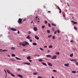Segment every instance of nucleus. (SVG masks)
<instances>
[{
    "label": "nucleus",
    "instance_id": "51",
    "mask_svg": "<svg viewBox=\"0 0 78 78\" xmlns=\"http://www.w3.org/2000/svg\"><path fill=\"white\" fill-rule=\"evenodd\" d=\"M44 48H47V46H44Z\"/></svg>",
    "mask_w": 78,
    "mask_h": 78
},
{
    "label": "nucleus",
    "instance_id": "32",
    "mask_svg": "<svg viewBox=\"0 0 78 78\" xmlns=\"http://www.w3.org/2000/svg\"><path fill=\"white\" fill-rule=\"evenodd\" d=\"M51 36H52L51 35H49L48 36V38H50V37H51Z\"/></svg>",
    "mask_w": 78,
    "mask_h": 78
},
{
    "label": "nucleus",
    "instance_id": "60",
    "mask_svg": "<svg viewBox=\"0 0 78 78\" xmlns=\"http://www.w3.org/2000/svg\"><path fill=\"white\" fill-rule=\"evenodd\" d=\"M25 51V49H24L23 50V51Z\"/></svg>",
    "mask_w": 78,
    "mask_h": 78
},
{
    "label": "nucleus",
    "instance_id": "48",
    "mask_svg": "<svg viewBox=\"0 0 78 78\" xmlns=\"http://www.w3.org/2000/svg\"><path fill=\"white\" fill-rule=\"evenodd\" d=\"M37 78H42V77L38 76Z\"/></svg>",
    "mask_w": 78,
    "mask_h": 78
},
{
    "label": "nucleus",
    "instance_id": "58",
    "mask_svg": "<svg viewBox=\"0 0 78 78\" xmlns=\"http://www.w3.org/2000/svg\"><path fill=\"white\" fill-rule=\"evenodd\" d=\"M30 42H32V40H30Z\"/></svg>",
    "mask_w": 78,
    "mask_h": 78
},
{
    "label": "nucleus",
    "instance_id": "50",
    "mask_svg": "<svg viewBox=\"0 0 78 78\" xmlns=\"http://www.w3.org/2000/svg\"><path fill=\"white\" fill-rule=\"evenodd\" d=\"M58 39H59V40H61V37H59L58 38Z\"/></svg>",
    "mask_w": 78,
    "mask_h": 78
},
{
    "label": "nucleus",
    "instance_id": "3",
    "mask_svg": "<svg viewBox=\"0 0 78 78\" xmlns=\"http://www.w3.org/2000/svg\"><path fill=\"white\" fill-rule=\"evenodd\" d=\"M23 64H26V65H31V64L30 63L27 62H24L23 63Z\"/></svg>",
    "mask_w": 78,
    "mask_h": 78
},
{
    "label": "nucleus",
    "instance_id": "17",
    "mask_svg": "<svg viewBox=\"0 0 78 78\" xmlns=\"http://www.w3.org/2000/svg\"><path fill=\"white\" fill-rule=\"evenodd\" d=\"M27 39H30V35H28L27 37Z\"/></svg>",
    "mask_w": 78,
    "mask_h": 78
},
{
    "label": "nucleus",
    "instance_id": "18",
    "mask_svg": "<svg viewBox=\"0 0 78 78\" xmlns=\"http://www.w3.org/2000/svg\"><path fill=\"white\" fill-rule=\"evenodd\" d=\"M77 72L76 71H72V72L73 73H76Z\"/></svg>",
    "mask_w": 78,
    "mask_h": 78
},
{
    "label": "nucleus",
    "instance_id": "63",
    "mask_svg": "<svg viewBox=\"0 0 78 78\" xmlns=\"http://www.w3.org/2000/svg\"><path fill=\"white\" fill-rule=\"evenodd\" d=\"M8 57H10V55H8Z\"/></svg>",
    "mask_w": 78,
    "mask_h": 78
},
{
    "label": "nucleus",
    "instance_id": "38",
    "mask_svg": "<svg viewBox=\"0 0 78 78\" xmlns=\"http://www.w3.org/2000/svg\"><path fill=\"white\" fill-rule=\"evenodd\" d=\"M48 27H51V24H50L49 23H48Z\"/></svg>",
    "mask_w": 78,
    "mask_h": 78
},
{
    "label": "nucleus",
    "instance_id": "61",
    "mask_svg": "<svg viewBox=\"0 0 78 78\" xmlns=\"http://www.w3.org/2000/svg\"><path fill=\"white\" fill-rule=\"evenodd\" d=\"M33 21H32L31 22V23H33Z\"/></svg>",
    "mask_w": 78,
    "mask_h": 78
},
{
    "label": "nucleus",
    "instance_id": "39",
    "mask_svg": "<svg viewBox=\"0 0 78 78\" xmlns=\"http://www.w3.org/2000/svg\"><path fill=\"white\" fill-rule=\"evenodd\" d=\"M74 29H75V30H77V28H76V27H74Z\"/></svg>",
    "mask_w": 78,
    "mask_h": 78
},
{
    "label": "nucleus",
    "instance_id": "25",
    "mask_svg": "<svg viewBox=\"0 0 78 78\" xmlns=\"http://www.w3.org/2000/svg\"><path fill=\"white\" fill-rule=\"evenodd\" d=\"M53 48V45H52L49 46V48Z\"/></svg>",
    "mask_w": 78,
    "mask_h": 78
},
{
    "label": "nucleus",
    "instance_id": "44",
    "mask_svg": "<svg viewBox=\"0 0 78 78\" xmlns=\"http://www.w3.org/2000/svg\"><path fill=\"white\" fill-rule=\"evenodd\" d=\"M52 25H53V26H56V25L55 24H52Z\"/></svg>",
    "mask_w": 78,
    "mask_h": 78
},
{
    "label": "nucleus",
    "instance_id": "7",
    "mask_svg": "<svg viewBox=\"0 0 78 78\" xmlns=\"http://www.w3.org/2000/svg\"><path fill=\"white\" fill-rule=\"evenodd\" d=\"M24 42L25 43L26 45H29V43L27 41H24Z\"/></svg>",
    "mask_w": 78,
    "mask_h": 78
},
{
    "label": "nucleus",
    "instance_id": "55",
    "mask_svg": "<svg viewBox=\"0 0 78 78\" xmlns=\"http://www.w3.org/2000/svg\"><path fill=\"white\" fill-rule=\"evenodd\" d=\"M36 19H38V16H36Z\"/></svg>",
    "mask_w": 78,
    "mask_h": 78
},
{
    "label": "nucleus",
    "instance_id": "33",
    "mask_svg": "<svg viewBox=\"0 0 78 78\" xmlns=\"http://www.w3.org/2000/svg\"><path fill=\"white\" fill-rule=\"evenodd\" d=\"M45 25L41 27V28H45Z\"/></svg>",
    "mask_w": 78,
    "mask_h": 78
},
{
    "label": "nucleus",
    "instance_id": "9",
    "mask_svg": "<svg viewBox=\"0 0 78 78\" xmlns=\"http://www.w3.org/2000/svg\"><path fill=\"white\" fill-rule=\"evenodd\" d=\"M58 8V9L60 11L59 12V13H61L62 10L61 9L59 8L58 6H57Z\"/></svg>",
    "mask_w": 78,
    "mask_h": 78
},
{
    "label": "nucleus",
    "instance_id": "46",
    "mask_svg": "<svg viewBox=\"0 0 78 78\" xmlns=\"http://www.w3.org/2000/svg\"><path fill=\"white\" fill-rule=\"evenodd\" d=\"M57 33H60V31H59V30H57Z\"/></svg>",
    "mask_w": 78,
    "mask_h": 78
},
{
    "label": "nucleus",
    "instance_id": "37",
    "mask_svg": "<svg viewBox=\"0 0 78 78\" xmlns=\"http://www.w3.org/2000/svg\"><path fill=\"white\" fill-rule=\"evenodd\" d=\"M40 50L41 51H44V49L42 48H40Z\"/></svg>",
    "mask_w": 78,
    "mask_h": 78
},
{
    "label": "nucleus",
    "instance_id": "29",
    "mask_svg": "<svg viewBox=\"0 0 78 78\" xmlns=\"http://www.w3.org/2000/svg\"><path fill=\"white\" fill-rule=\"evenodd\" d=\"M47 31L48 33H50V30H47Z\"/></svg>",
    "mask_w": 78,
    "mask_h": 78
},
{
    "label": "nucleus",
    "instance_id": "34",
    "mask_svg": "<svg viewBox=\"0 0 78 78\" xmlns=\"http://www.w3.org/2000/svg\"><path fill=\"white\" fill-rule=\"evenodd\" d=\"M34 75H36L37 74V73L36 72V73H33Z\"/></svg>",
    "mask_w": 78,
    "mask_h": 78
},
{
    "label": "nucleus",
    "instance_id": "16",
    "mask_svg": "<svg viewBox=\"0 0 78 78\" xmlns=\"http://www.w3.org/2000/svg\"><path fill=\"white\" fill-rule=\"evenodd\" d=\"M18 76L19 77H20V78H23V76H22L20 75V74H18Z\"/></svg>",
    "mask_w": 78,
    "mask_h": 78
},
{
    "label": "nucleus",
    "instance_id": "31",
    "mask_svg": "<svg viewBox=\"0 0 78 78\" xmlns=\"http://www.w3.org/2000/svg\"><path fill=\"white\" fill-rule=\"evenodd\" d=\"M42 64L43 65H44V66H47V64L44 62H43Z\"/></svg>",
    "mask_w": 78,
    "mask_h": 78
},
{
    "label": "nucleus",
    "instance_id": "11",
    "mask_svg": "<svg viewBox=\"0 0 78 78\" xmlns=\"http://www.w3.org/2000/svg\"><path fill=\"white\" fill-rule=\"evenodd\" d=\"M72 22H73V23L74 24H76V25H77V22H75V21H72Z\"/></svg>",
    "mask_w": 78,
    "mask_h": 78
},
{
    "label": "nucleus",
    "instance_id": "24",
    "mask_svg": "<svg viewBox=\"0 0 78 78\" xmlns=\"http://www.w3.org/2000/svg\"><path fill=\"white\" fill-rule=\"evenodd\" d=\"M12 57H14L16 56V55H15V54H12Z\"/></svg>",
    "mask_w": 78,
    "mask_h": 78
},
{
    "label": "nucleus",
    "instance_id": "2",
    "mask_svg": "<svg viewBox=\"0 0 78 78\" xmlns=\"http://www.w3.org/2000/svg\"><path fill=\"white\" fill-rule=\"evenodd\" d=\"M19 45L20 46L22 45V46H23V47H25L26 46V44L23 43V42H20Z\"/></svg>",
    "mask_w": 78,
    "mask_h": 78
},
{
    "label": "nucleus",
    "instance_id": "54",
    "mask_svg": "<svg viewBox=\"0 0 78 78\" xmlns=\"http://www.w3.org/2000/svg\"><path fill=\"white\" fill-rule=\"evenodd\" d=\"M71 42H73V40H71L70 41Z\"/></svg>",
    "mask_w": 78,
    "mask_h": 78
},
{
    "label": "nucleus",
    "instance_id": "49",
    "mask_svg": "<svg viewBox=\"0 0 78 78\" xmlns=\"http://www.w3.org/2000/svg\"><path fill=\"white\" fill-rule=\"evenodd\" d=\"M18 71H20L21 70V69H18Z\"/></svg>",
    "mask_w": 78,
    "mask_h": 78
},
{
    "label": "nucleus",
    "instance_id": "13",
    "mask_svg": "<svg viewBox=\"0 0 78 78\" xmlns=\"http://www.w3.org/2000/svg\"><path fill=\"white\" fill-rule=\"evenodd\" d=\"M27 59L29 60L31 59V57L30 56H28L27 58Z\"/></svg>",
    "mask_w": 78,
    "mask_h": 78
},
{
    "label": "nucleus",
    "instance_id": "23",
    "mask_svg": "<svg viewBox=\"0 0 78 78\" xmlns=\"http://www.w3.org/2000/svg\"><path fill=\"white\" fill-rule=\"evenodd\" d=\"M1 51H8V50L7 49H4Z\"/></svg>",
    "mask_w": 78,
    "mask_h": 78
},
{
    "label": "nucleus",
    "instance_id": "5",
    "mask_svg": "<svg viewBox=\"0 0 78 78\" xmlns=\"http://www.w3.org/2000/svg\"><path fill=\"white\" fill-rule=\"evenodd\" d=\"M46 56L47 58H51V57H52V56L51 55H47Z\"/></svg>",
    "mask_w": 78,
    "mask_h": 78
},
{
    "label": "nucleus",
    "instance_id": "57",
    "mask_svg": "<svg viewBox=\"0 0 78 78\" xmlns=\"http://www.w3.org/2000/svg\"><path fill=\"white\" fill-rule=\"evenodd\" d=\"M63 17H65V14L64 13Z\"/></svg>",
    "mask_w": 78,
    "mask_h": 78
},
{
    "label": "nucleus",
    "instance_id": "42",
    "mask_svg": "<svg viewBox=\"0 0 78 78\" xmlns=\"http://www.w3.org/2000/svg\"><path fill=\"white\" fill-rule=\"evenodd\" d=\"M52 30L53 31H55V29L54 28H52Z\"/></svg>",
    "mask_w": 78,
    "mask_h": 78
},
{
    "label": "nucleus",
    "instance_id": "45",
    "mask_svg": "<svg viewBox=\"0 0 78 78\" xmlns=\"http://www.w3.org/2000/svg\"><path fill=\"white\" fill-rule=\"evenodd\" d=\"M35 56H37L38 57H39V56H40L39 55H37V54L35 55Z\"/></svg>",
    "mask_w": 78,
    "mask_h": 78
},
{
    "label": "nucleus",
    "instance_id": "62",
    "mask_svg": "<svg viewBox=\"0 0 78 78\" xmlns=\"http://www.w3.org/2000/svg\"><path fill=\"white\" fill-rule=\"evenodd\" d=\"M4 71H5V72H6V70L5 69L4 70Z\"/></svg>",
    "mask_w": 78,
    "mask_h": 78
},
{
    "label": "nucleus",
    "instance_id": "6",
    "mask_svg": "<svg viewBox=\"0 0 78 78\" xmlns=\"http://www.w3.org/2000/svg\"><path fill=\"white\" fill-rule=\"evenodd\" d=\"M34 30L35 31H37V28L36 27H35L34 28Z\"/></svg>",
    "mask_w": 78,
    "mask_h": 78
},
{
    "label": "nucleus",
    "instance_id": "43",
    "mask_svg": "<svg viewBox=\"0 0 78 78\" xmlns=\"http://www.w3.org/2000/svg\"><path fill=\"white\" fill-rule=\"evenodd\" d=\"M53 71L54 72H57V71L55 69H54Z\"/></svg>",
    "mask_w": 78,
    "mask_h": 78
},
{
    "label": "nucleus",
    "instance_id": "56",
    "mask_svg": "<svg viewBox=\"0 0 78 78\" xmlns=\"http://www.w3.org/2000/svg\"><path fill=\"white\" fill-rule=\"evenodd\" d=\"M76 66H78V62H77L76 63Z\"/></svg>",
    "mask_w": 78,
    "mask_h": 78
},
{
    "label": "nucleus",
    "instance_id": "36",
    "mask_svg": "<svg viewBox=\"0 0 78 78\" xmlns=\"http://www.w3.org/2000/svg\"><path fill=\"white\" fill-rule=\"evenodd\" d=\"M57 32V31L56 30H55L54 32V34H56V33Z\"/></svg>",
    "mask_w": 78,
    "mask_h": 78
},
{
    "label": "nucleus",
    "instance_id": "15",
    "mask_svg": "<svg viewBox=\"0 0 78 78\" xmlns=\"http://www.w3.org/2000/svg\"><path fill=\"white\" fill-rule=\"evenodd\" d=\"M15 58L17 59V60H21V59L17 57H15Z\"/></svg>",
    "mask_w": 78,
    "mask_h": 78
},
{
    "label": "nucleus",
    "instance_id": "10",
    "mask_svg": "<svg viewBox=\"0 0 78 78\" xmlns=\"http://www.w3.org/2000/svg\"><path fill=\"white\" fill-rule=\"evenodd\" d=\"M48 65L50 67H51V66H52V64H51V63H48Z\"/></svg>",
    "mask_w": 78,
    "mask_h": 78
},
{
    "label": "nucleus",
    "instance_id": "35",
    "mask_svg": "<svg viewBox=\"0 0 78 78\" xmlns=\"http://www.w3.org/2000/svg\"><path fill=\"white\" fill-rule=\"evenodd\" d=\"M59 54H60V53L58 52H56V54L57 55H59Z\"/></svg>",
    "mask_w": 78,
    "mask_h": 78
},
{
    "label": "nucleus",
    "instance_id": "26",
    "mask_svg": "<svg viewBox=\"0 0 78 78\" xmlns=\"http://www.w3.org/2000/svg\"><path fill=\"white\" fill-rule=\"evenodd\" d=\"M10 61H15V60H14V59H10Z\"/></svg>",
    "mask_w": 78,
    "mask_h": 78
},
{
    "label": "nucleus",
    "instance_id": "8",
    "mask_svg": "<svg viewBox=\"0 0 78 78\" xmlns=\"http://www.w3.org/2000/svg\"><path fill=\"white\" fill-rule=\"evenodd\" d=\"M35 38L37 40H39V37L38 36H35Z\"/></svg>",
    "mask_w": 78,
    "mask_h": 78
},
{
    "label": "nucleus",
    "instance_id": "19",
    "mask_svg": "<svg viewBox=\"0 0 78 78\" xmlns=\"http://www.w3.org/2000/svg\"><path fill=\"white\" fill-rule=\"evenodd\" d=\"M42 61H43V60L42 59V58H40L39 59V62H42Z\"/></svg>",
    "mask_w": 78,
    "mask_h": 78
},
{
    "label": "nucleus",
    "instance_id": "1",
    "mask_svg": "<svg viewBox=\"0 0 78 78\" xmlns=\"http://www.w3.org/2000/svg\"><path fill=\"white\" fill-rule=\"evenodd\" d=\"M22 19L21 18H19L18 19V23H20V24H22Z\"/></svg>",
    "mask_w": 78,
    "mask_h": 78
},
{
    "label": "nucleus",
    "instance_id": "21",
    "mask_svg": "<svg viewBox=\"0 0 78 78\" xmlns=\"http://www.w3.org/2000/svg\"><path fill=\"white\" fill-rule=\"evenodd\" d=\"M7 72L8 73L11 74V73L10 72V71L9 70H7Z\"/></svg>",
    "mask_w": 78,
    "mask_h": 78
},
{
    "label": "nucleus",
    "instance_id": "27",
    "mask_svg": "<svg viewBox=\"0 0 78 78\" xmlns=\"http://www.w3.org/2000/svg\"><path fill=\"white\" fill-rule=\"evenodd\" d=\"M70 61H76V59H70Z\"/></svg>",
    "mask_w": 78,
    "mask_h": 78
},
{
    "label": "nucleus",
    "instance_id": "41",
    "mask_svg": "<svg viewBox=\"0 0 78 78\" xmlns=\"http://www.w3.org/2000/svg\"><path fill=\"white\" fill-rule=\"evenodd\" d=\"M44 23H45V24H47V21L45 20L44 21Z\"/></svg>",
    "mask_w": 78,
    "mask_h": 78
},
{
    "label": "nucleus",
    "instance_id": "64",
    "mask_svg": "<svg viewBox=\"0 0 78 78\" xmlns=\"http://www.w3.org/2000/svg\"><path fill=\"white\" fill-rule=\"evenodd\" d=\"M48 52H50V50H48Z\"/></svg>",
    "mask_w": 78,
    "mask_h": 78
},
{
    "label": "nucleus",
    "instance_id": "47",
    "mask_svg": "<svg viewBox=\"0 0 78 78\" xmlns=\"http://www.w3.org/2000/svg\"><path fill=\"white\" fill-rule=\"evenodd\" d=\"M17 33L18 34H20V32H19V30H18V32H17Z\"/></svg>",
    "mask_w": 78,
    "mask_h": 78
},
{
    "label": "nucleus",
    "instance_id": "53",
    "mask_svg": "<svg viewBox=\"0 0 78 78\" xmlns=\"http://www.w3.org/2000/svg\"><path fill=\"white\" fill-rule=\"evenodd\" d=\"M29 61L30 62H32V60H29Z\"/></svg>",
    "mask_w": 78,
    "mask_h": 78
},
{
    "label": "nucleus",
    "instance_id": "22",
    "mask_svg": "<svg viewBox=\"0 0 78 78\" xmlns=\"http://www.w3.org/2000/svg\"><path fill=\"white\" fill-rule=\"evenodd\" d=\"M10 74L12 76H13V77H15V76L13 74H12V73H11Z\"/></svg>",
    "mask_w": 78,
    "mask_h": 78
},
{
    "label": "nucleus",
    "instance_id": "4",
    "mask_svg": "<svg viewBox=\"0 0 78 78\" xmlns=\"http://www.w3.org/2000/svg\"><path fill=\"white\" fill-rule=\"evenodd\" d=\"M56 57H57V56L56 55L54 56H53V58H51V59H57V58H56Z\"/></svg>",
    "mask_w": 78,
    "mask_h": 78
},
{
    "label": "nucleus",
    "instance_id": "52",
    "mask_svg": "<svg viewBox=\"0 0 78 78\" xmlns=\"http://www.w3.org/2000/svg\"><path fill=\"white\" fill-rule=\"evenodd\" d=\"M28 34H31V32L29 31L28 32Z\"/></svg>",
    "mask_w": 78,
    "mask_h": 78
},
{
    "label": "nucleus",
    "instance_id": "12",
    "mask_svg": "<svg viewBox=\"0 0 78 78\" xmlns=\"http://www.w3.org/2000/svg\"><path fill=\"white\" fill-rule=\"evenodd\" d=\"M64 66H66V67H67V66H69V64L67 63L66 64H65L64 65Z\"/></svg>",
    "mask_w": 78,
    "mask_h": 78
},
{
    "label": "nucleus",
    "instance_id": "28",
    "mask_svg": "<svg viewBox=\"0 0 78 78\" xmlns=\"http://www.w3.org/2000/svg\"><path fill=\"white\" fill-rule=\"evenodd\" d=\"M33 45H37V43H33Z\"/></svg>",
    "mask_w": 78,
    "mask_h": 78
},
{
    "label": "nucleus",
    "instance_id": "40",
    "mask_svg": "<svg viewBox=\"0 0 78 78\" xmlns=\"http://www.w3.org/2000/svg\"><path fill=\"white\" fill-rule=\"evenodd\" d=\"M55 36H53L52 37L53 39H55Z\"/></svg>",
    "mask_w": 78,
    "mask_h": 78
},
{
    "label": "nucleus",
    "instance_id": "59",
    "mask_svg": "<svg viewBox=\"0 0 78 78\" xmlns=\"http://www.w3.org/2000/svg\"><path fill=\"white\" fill-rule=\"evenodd\" d=\"M52 78H55V77H54V76H52Z\"/></svg>",
    "mask_w": 78,
    "mask_h": 78
},
{
    "label": "nucleus",
    "instance_id": "14",
    "mask_svg": "<svg viewBox=\"0 0 78 78\" xmlns=\"http://www.w3.org/2000/svg\"><path fill=\"white\" fill-rule=\"evenodd\" d=\"M11 30H12V31H17V30H16V29L14 28H11Z\"/></svg>",
    "mask_w": 78,
    "mask_h": 78
},
{
    "label": "nucleus",
    "instance_id": "30",
    "mask_svg": "<svg viewBox=\"0 0 78 78\" xmlns=\"http://www.w3.org/2000/svg\"><path fill=\"white\" fill-rule=\"evenodd\" d=\"M11 49H12V50H15V48L12 47L11 48Z\"/></svg>",
    "mask_w": 78,
    "mask_h": 78
},
{
    "label": "nucleus",
    "instance_id": "20",
    "mask_svg": "<svg viewBox=\"0 0 78 78\" xmlns=\"http://www.w3.org/2000/svg\"><path fill=\"white\" fill-rule=\"evenodd\" d=\"M73 53H72L70 55V57H73Z\"/></svg>",
    "mask_w": 78,
    "mask_h": 78
}]
</instances>
